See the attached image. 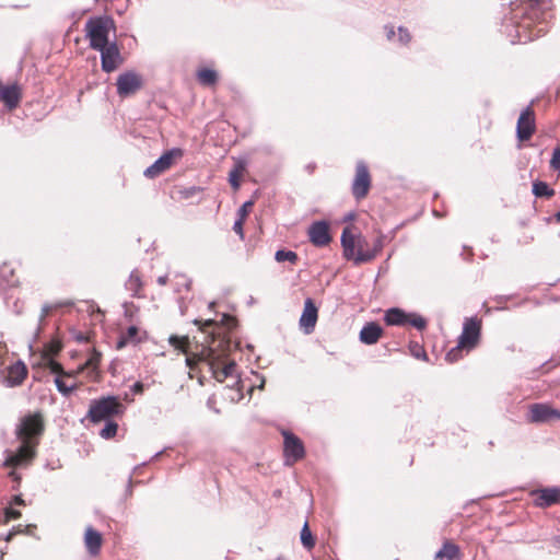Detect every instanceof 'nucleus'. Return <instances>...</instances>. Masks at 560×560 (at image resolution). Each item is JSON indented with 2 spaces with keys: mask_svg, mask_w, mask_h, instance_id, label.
<instances>
[{
  "mask_svg": "<svg viewBox=\"0 0 560 560\" xmlns=\"http://www.w3.org/2000/svg\"><path fill=\"white\" fill-rule=\"evenodd\" d=\"M180 278L183 279V285L186 288V290H189L191 281L185 276H182ZM179 284H182V282Z\"/></svg>",
  "mask_w": 560,
  "mask_h": 560,
  "instance_id": "49",
  "label": "nucleus"
},
{
  "mask_svg": "<svg viewBox=\"0 0 560 560\" xmlns=\"http://www.w3.org/2000/svg\"><path fill=\"white\" fill-rule=\"evenodd\" d=\"M285 464L292 465L304 456L302 441L291 432L283 431Z\"/></svg>",
  "mask_w": 560,
  "mask_h": 560,
  "instance_id": "10",
  "label": "nucleus"
},
{
  "mask_svg": "<svg viewBox=\"0 0 560 560\" xmlns=\"http://www.w3.org/2000/svg\"><path fill=\"white\" fill-rule=\"evenodd\" d=\"M301 542L306 549H312L315 546L314 536L310 529L308 523L305 522L301 529Z\"/></svg>",
  "mask_w": 560,
  "mask_h": 560,
  "instance_id": "27",
  "label": "nucleus"
},
{
  "mask_svg": "<svg viewBox=\"0 0 560 560\" xmlns=\"http://www.w3.org/2000/svg\"><path fill=\"white\" fill-rule=\"evenodd\" d=\"M22 93L20 86L14 83L11 85H3L0 82V101H2L8 109L12 110L19 106Z\"/></svg>",
  "mask_w": 560,
  "mask_h": 560,
  "instance_id": "16",
  "label": "nucleus"
},
{
  "mask_svg": "<svg viewBox=\"0 0 560 560\" xmlns=\"http://www.w3.org/2000/svg\"><path fill=\"white\" fill-rule=\"evenodd\" d=\"M377 254V249H366L363 250L361 247L358 249V253L354 257V264L360 265L363 262L371 261L375 258Z\"/></svg>",
  "mask_w": 560,
  "mask_h": 560,
  "instance_id": "29",
  "label": "nucleus"
},
{
  "mask_svg": "<svg viewBox=\"0 0 560 560\" xmlns=\"http://www.w3.org/2000/svg\"><path fill=\"white\" fill-rule=\"evenodd\" d=\"M14 502L20 504V503H22V500L20 499V497H15Z\"/></svg>",
  "mask_w": 560,
  "mask_h": 560,
  "instance_id": "58",
  "label": "nucleus"
},
{
  "mask_svg": "<svg viewBox=\"0 0 560 560\" xmlns=\"http://www.w3.org/2000/svg\"><path fill=\"white\" fill-rule=\"evenodd\" d=\"M100 360H101L100 353L93 352L90 355V358L88 359V361L85 362V368L95 370L97 368L98 363H100Z\"/></svg>",
  "mask_w": 560,
  "mask_h": 560,
  "instance_id": "41",
  "label": "nucleus"
},
{
  "mask_svg": "<svg viewBox=\"0 0 560 560\" xmlns=\"http://www.w3.org/2000/svg\"><path fill=\"white\" fill-rule=\"evenodd\" d=\"M57 307V305L54 304H45L42 307V312L38 318V331L42 329V326L44 324L45 318Z\"/></svg>",
  "mask_w": 560,
  "mask_h": 560,
  "instance_id": "38",
  "label": "nucleus"
},
{
  "mask_svg": "<svg viewBox=\"0 0 560 560\" xmlns=\"http://www.w3.org/2000/svg\"><path fill=\"white\" fill-rule=\"evenodd\" d=\"M168 342L176 350L187 353L188 343H189L188 337H186V336L179 337L176 335H172L168 339Z\"/></svg>",
  "mask_w": 560,
  "mask_h": 560,
  "instance_id": "28",
  "label": "nucleus"
},
{
  "mask_svg": "<svg viewBox=\"0 0 560 560\" xmlns=\"http://www.w3.org/2000/svg\"><path fill=\"white\" fill-rule=\"evenodd\" d=\"M243 222H244V219H240L236 220L234 222V225H233V230L236 234H238L241 236V238H244V232H243Z\"/></svg>",
  "mask_w": 560,
  "mask_h": 560,
  "instance_id": "44",
  "label": "nucleus"
},
{
  "mask_svg": "<svg viewBox=\"0 0 560 560\" xmlns=\"http://www.w3.org/2000/svg\"><path fill=\"white\" fill-rule=\"evenodd\" d=\"M167 279H168L167 276H161L158 278L156 281L160 285H165L167 283Z\"/></svg>",
  "mask_w": 560,
  "mask_h": 560,
  "instance_id": "51",
  "label": "nucleus"
},
{
  "mask_svg": "<svg viewBox=\"0 0 560 560\" xmlns=\"http://www.w3.org/2000/svg\"><path fill=\"white\" fill-rule=\"evenodd\" d=\"M242 171H243V166H236L229 174V182L235 190L240 188V177H241Z\"/></svg>",
  "mask_w": 560,
  "mask_h": 560,
  "instance_id": "35",
  "label": "nucleus"
},
{
  "mask_svg": "<svg viewBox=\"0 0 560 560\" xmlns=\"http://www.w3.org/2000/svg\"><path fill=\"white\" fill-rule=\"evenodd\" d=\"M383 335V328L375 322H370L360 331V341L365 345H374Z\"/></svg>",
  "mask_w": 560,
  "mask_h": 560,
  "instance_id": "18",
  "label": "nucleus"
},
{
  "mask_svg": "<svg viewBox=\"0 0 560 560\" xmlns=\"http://www.w3.org/2000/svg\"><path fill=\"white\" fill-rule=\"evenodd\" d=\"M16 532L14 530H11L10 533H8V535L3 538L5 541H10L12 539V537L15 535Z\"/></svg>",
  "mask_w": 560,
  "mask_h": 560,
  "instance_id": "52",
  "label": "nucleus"
},
{
  "mask_svg": "<svg viewBox=\"0 0 560 560\" xmlns=\"http://www.w3.org/2000/svg\"><path fill=\"white\" fill-rule=\"evenodd\" d=\"M47 366H48L49 371L51 373L56 374L57 376H68V377L74 376L73 372H66L63 370L62 365L52 359L48 360Z\"/></svg>",
  "mask_w": 560,
  "mask_h": 560,
  "instance_id": "31",
  "label": "nucleus"
},
{
  "mask_svg": "<svg viewBox=\"0 0 560 560\" xmlns=\"http://www.w3.org/2000/svg\"><path fill=\"white\" fill-rule=\"evenodd\" d=\"M143 78L140 73L128 70L120 73L116 81L117 94L121 98L135 95L143 86Z\"/></svg>",
  "mask_w": 560,
  "mask_h": 560,
  "instance_id": "6",
  "label": "nucleus"
},
{
  "mask_svg": "<svg viewBox=\"0 0 560 560\" xmlns=\"http://www.w3.org/2000/svg\"><path fill=\"white\" fill-rule=\"evenodd\" d=\"M31 527H32L31 525H28V526L26 527V533H31V529H30Z\"/></svg>",
  "mask_w": 560,
  "mask_h": 560,
  "instance_id": "60",
  "label": "nucleus"
},
{
  "mask_svg": "<svg viewBox=\"0 0 560 560\" xmlns=\"http://www.w3.org/2000/svg\"><path fill=\"white\" fill-rule=\"evenodd\" d=\"M125 287L129 292H131L132 296H140L142 281L137 270L131 271Z\"/></svg>",
  "mask_w": 560,
  "mask_h": 560,
  "instance_id": "24",
  "label": "nucleus"
},
{
  "mask_svg": "<svg viewBox=\"0 0 560 560\" xmlns=\"http://www.w3.org/2000/svg\"><path fill=\"white\" fill-rule=\"evenodd\" d=\"M45 424L40 412L23 416L16 425V438L20 442L16 451L7 452L4 466L12 468L9 476L13 481L20 480L16 469L27 467L36 455V448L44 433Z\"/></svg>",
  "mask_w": 560,
  "mask_h": 560,
  "instance_id": "1",
  "label": "nucleus"
},
{
  "mask_svg": "<svg viewBox=\"0 0 560 560\" xmlns=\"http://www.w3.org/2000/svg\"><path fill=\"white\" fill-rule=\"evenodd\" d=\"M371 187V176L364 162L357 163L355 176L352 183V195L357 200H361L369 194Z\"/></svg>",
  "mask_w": 560,
  "mask_h": 560,
  "instance_id": "8",
  "label": "nucleus"
},
{
  "mask_svg": "<svg viewBox=\"0 0 560 560\" xmlns=\"http://www.w3.org/2000/svg\"><path fill=\"white\" fill-rule=\"evenodd\" d=\"M138 335V328L135 326L128 327L126 334L122 336L121 340L118 342V348L124 347L128 341L133 340Z\"/></svg>",
  "mask_w": 560,
  "mask_h": 560,
  "instance_id": "36",
  "label": "nucleus"
},
{
  "mask_svg": "<svg viewBox=\"0 0 560 560\" xmlns=\"http://www.w3.org/2000/svg\"><path fill=\"white\" fill-rule=\"evenodd\" d=\"M275 259L278 262L289 261L294 265L298 261L299 257L295 252L279 249L275 254Z\"/></svg>",
  "mask_w": 560,
  "mask_h": 560,
  "instance_id": "30",
  "label": "nucleus"
},
{
  "mask_svg": "<svg viewBox=\"0 0 560 560\" xmlns=\"http://www.w3.org/2000/svg\"><path fill=\"white\" fill-rule=\"evenodd\" d=\"M260 384L258 385V388L262 389L264 386H265V378L264 377H260Z\"/></svg>",
  "mask_w": 560,
  "mask_h": 560,
  "instance_id": "54",
  "label": "nucleus"
},
{
  "mask_svg": "<svg viewBox=\"0 0 560 560\" xmlns=\"http://www.w3.org/2000/svg\"><path fill=\"white\" fill-rule=\"evenodd\" d=\"M535 504L540 508H548L560 503V492H537Z\"/></svg>",
  "mask_w": 560,
  "mask_h": 560,
  "instance_id": "23",
  "label": "nucleus"
},
{
  "mask_svg": "<svg viewBox=\"0 0 560 560\" xmlns=\"http://www.w3.org/2000/svg\"><path fill=\"white\" fill-rule=\"evenodd\" d=\"M183 152L180 149H172L162 154L152 165L145 168L143 172L148 178H154L166 170H168L176 158H180Z\"/></svg>",
  "mask_w": 560,
  "mask_h": 560,
  "instance_id": "9",
  "label": "nucleus"
},
{
  "mask_svg": "<svg viewBox=\"0 0 560 560\" xmlns=\"http://www.w3.org/2000/svg\"><path fill=\"white\" fill-rule=\"evenodd\" d=\"M341 245L343 247V255L347 259L354 260V248H355V238L348 229H345L341 234Z\"/></svg>",
  "mask_w": 560,
  "mask_h": 560,
  "instance_id": "22",
  "label": "nucleus"
},
{
  "mask_svg": "<svg viewBox=\"0 0 560 560\" xmlns=\"http://www.w3.org/2000/svg\"><path fill=\"white\" fill-rule=\"evenodd\" d=\"M2 539V537L0 536V540Z\"/></svg>",
  "mask_w": 560,
  "mask_h": 560,
  "instance_id": "62",
  "label": "nucleus"
},
{
  "mask_svg": "<svg viewBox=\"0 0 560 560\" xmlns=\"http://www.w3.org/2000/svg\"><path fill=\"white\" fill-rule=\"evenodd\" d=\"M555 219L558 223H560V211H558L556 214H555Z\"/></svg>",
  "mask_w": 560,
  "mask_h": 560,
  "instance_id": "55",
  "label": "nucleus"
},
{
  "mask_svg": "<svg viewBox=\"0 0 560 560\" xmlns=\"http://www.w3.org/2000/svg\"><path fill=\"white\" fill-rule=\"evenodd\" d=\"M114 27L112 18L97 16L89 19L85 23V31L90 40V47L97 50L108 45V33Z\"/></svg>",
  "mask_w": 560,
  "mask_h": 560,
  "instance_id": "3",
  "label": "nucleus"
},
{
  "mask_svg": "<svg viewBox=\"0 0 560 560\" xmlns=\"http://www.w3.org/2000/svg\"><path fill=\"white\" fill-rule=\"evenodd\" d=\"M124 406L117 397L107 396L97 400H93L88 412L89 419L94 422L106 421L110 417L122 413Z\"/></svg>",
  "mask_w": 560,
  "mask_h": 560,
  "instance_id": "4",
  "label": "nucleus"
},
{
  "mask_svg": "<svg viewBox=\"0 0 560 560\" xmlns=\"http://www.w3.org/2000/svg\"><path fill=\"white\" fill-rule=\"evenodd\" d=\"M84 542L90 556H97L101 551L103 538L100 532L89 526L85 530Z\"/></svg>",
  "mask_w": 560,
  "mask_h": 560,
  "instance_id": "19",
  "label": "nucleus"
},
{
  "mask_svg": "<svg viewBox=\"0 0 560 560\" xmlns=\"http://www.w3.org/2000/svg\"><path fill=\"white\" fill-rule=\"evenodd\" d=\"M464 350H466V348L460 347V345L458 342L456 347H454L446 353L445 360L450 363L456 362L457 360H459L462 358V353Z\"/></svg>",
  "mask_w": 560,
  "mask_h": 560,
  "instance_id": "34",
  "label": "nucleus"
},
{
  "mask_svg": "<svg viewBox=\"0 0 560 560\" xmlns=\"http://www.w3.org/2000/svg\"><path fill=\"white\" fill-rule=\"evenodd\" d=\"M21 516V512L9 506L3 510V518H0V523H8L11 520H16Z\"/></svg>",
  "mask_w": 560,
  "mask_h": 560,
  "instance_id": "37",
  "label": "nucleus"
},
{
  "mask_svg": "<svg viewBox=\"0 0 560 560\" xmlns=\"http://www.w3.org/2000/svg\"><path fill=\"white\" fill-rule=\"evenodd\" d=\"M411 354L417 359H427L424 349L418 342H411L409 346Z\"/></svg>",
  "mask_w": 560,
  "mask_h": 560,
  "instance_id": "39",
  "label": "nucleus"
},
{
  "mask_svg": "<svg viewBox=\"0 0 560 560\" xmlns=\"http://www.w3.org/2000/svg\"><path fill=\"white\" fill-rule=\"evenodd\" d=\"M138 486H140V481L136 480L135 476H131L129 478V487L131 488V487H138Z\"/></svg>",
  "mask_w": 560,
  "mask_h": 560,
  "instance_id": "50",
  "label": "nucleus"
},
{
  "mask_svg": "<svg viewBox=\"0 0 560 560\" xmlns=\"http://www.w3.org/2000/svg\"><path fill=\"white\" fill-rule=\"evenodd\" d=\"M542 31H544V28H542V27H539V28L537 30L536 35H538V34H539V33H541Z\"/></svg>",
  "mask_w": 560,
  "mask_h": 560,
  "instance_id": "59",
  "label": "nucleus"
},
{
  "mask_svg": "<svg viewBox=\"0 0 560 560\" xmlns=\"http://www.w3.org/2000/svg\"><path fill=\"white\" fill-rule=\"evenodd\" d=\"M27 369L24 363L16 362L9 366L7 380L11 386L20 385L26 377Z\"/></svg>",
  "mask_w": 560,
  "mask_h": 560,
  "instance_id": "20",
  "label": "nucleus"
},
{
  "mask_svg": "<svg viewBox=\"0 0 560 560\" xmlns=\"http://www.w3.org/2000/svg\"><path fill=\"white\" fill-rule=\"evenodd\" d=\"M434 560H459V548L457 545L446 541L436 552Z\"/></svg>",
  "mask_w": 560,
  "mask_h": 560,
  "instance_id": "21",
  "label": "nucleus"
},
{
  "mask_svg": "<svg viewBox=\"0 0 560 560\" xmlns=\"http://www.w3.org/2000/svg\"><path fill=\"white\" fill-rule=\"evenodd\" d=\"M226 378H232L233 383L224 388V397L231 402H240L244 398L243 381L238 376L236 364L234 375Z\"/></svg>",
  "mask_w": 560,
  "mask_h": 560,
  "instance_id": "17",
  "label": "nucleus"
},
{
  "mask_svg": "<svg viewBox=\"0 0 560 560\" xmlns=\"http://www.w3.org/2000/svg\"><path fill=\"white\" fill-rule=\"evenodd\" d=\"M555 542L560 547V535L555 537Z\"/></svg>",
  "mask_w": 560,
  "mask_h": 560,
  "instance_id": "56",
  "label": "nucleus"
},
{
  "mask_svg": "<svg viewBox=\"0 0 560 560\" xmlns=\"http://www.w3.org/2000/svg\"><path fill=\"white\" fill-rule=\"evenodd\" d=\"M527 26H528V24L526 23L525 20L517 25L516 32H517V35L520 36V42L522 40L521 35H520L521 30H525Z\"/></svg>",
  "mask_w": 560,
  "mask_h": 560,
  "instance_id": "47",
  "label": "nucleus"
},
{
  "mask_svg": "<svg viewBox=\"0 0 560 560\" xmlns=\"http://www.w3.org/2000/svg\"><path fill=\"white\" fill-rule=\"evenodd\" d=\"M398 35H399V38L398 40L401 43V44H407L409 43L410 40V34L408 33V31L404 27H399L398 28Z\"/></svg>",
  "mask_w": 560,
  "mask_h": 560,
  "instance_id": "43",
  "label": "nucleus"
},
{
  "mask_svg": "<svg viewBox=\"0 0 560 560\" xmlns=\"http://www.w3.org/2000/svg\"><path fill=\"white\" fill-rule=\"evenodd\" d=\"M385 30H386L387 38H388L389 40H392V39H393V37L395 36V31H394V28H393V27H389V26H386V27H385Z\"/></svg>",
  "mask_w": 560,
  "mask_h": 560,
  "instance_id": "48",
  "label": "nucleus"
},
{
  "mask_svg": "<svg viewBox=\"0 0 560 560\" xmlns=\"http://www.w3.org/2000/svg\"><path fill=\"white\" fill-rule=\"evenodd\" d=\"M533 194L537 198H541V197L550 198L555 195V190L551 189L547 183L537 180L533 184Z\"/></svg>",
  "mask_w": 560,
  "mask_h": 560,
  "instance_id": "26",
  "label": "nucleus"
},
{
  "mask_svg": "<svg viewBox=\"0 0 560 560\" xmlns=\"http://www.w3.org/2000/svg\"><path fill=\"white\" fill-rule=\"evenodd\" d=\"M384 319L386 324L390 326L411 325L418 330H422L427 327V320L422 316L415 313H406L397 307L386 311Z\"/></svg>",
  "mask_w": 560,
  "mask_h": 560,
  "instance_id": "5",
  "label": "nucleus"
},
{
  "mask_svg": "<svg viewBox=\"0 0 560 560\" xmlns=\"http://www.w3.org/2000/svg\"><path fill=\"white\" fill-rule=\"evenodd\" d=\"M535 131L534 112L530 107L522 110L516 126L517 138L521 141L528 140Z\"/></svg>",
  "mask_w": 560,
  "mask_h": 560,
  "instance_id": "14",
  "label": "nucleus"
},
{
  "mask_svg": "<svg viewBox=\"0 0 560 560\" xmlns=\"http://www.w3.org/2000/svg\"><path fill=\"white\" fill-rule=\"evenodd\" d=\"M97 50L101 51L102 69L105 72H113L121 63L120 52L116 43H110Z\"/></svg>",
  "mask_w": 560,
  "mask_h": 560,
  "instance_id": "12",
  "label": "nucleus"
},
{
  "mask_svg": "<svg viewBox=\"0 0 560 560\" xmlns=\"http://www.w3.org/2000/svg\"><path fill=\"white\" fill-rule=\"evenodd\" d=\"M310 242L317 247L327 246L331 236L329 234V224L326 221H316L308 228Z\"/></svg>",
  "mask_w": 560,
  "mask_h": 560,
  "instance_id": "13",
  "label": "nucleus"
},
{
  "mask_svg": "<svg viewBox=\"0 0 560 560\" xmlns=\"http://www.w3.org/2000/svg\"><path fill=\"white\" fill-rule=\"evenodd\" d=\"M222 322L228 326V328H231L232 325L235 324V318L232 316H229L226 314L222 315Z\"/></svg>",
  "mask_w": 560,
  "mask_h": 560,
  "instance_id": "46",
  "label": "nucleus"
},
{
  "mask_svg": "<svg viewBox=\"0 0 560 560\" xmlns=\"http://www.w3.org/2000/svg\"><path fill=\"white\" fill-rule=\"evenodd\" d=\"M539 490H552V491H556V490H559L558 488H540Z\"/></svg>",
  "mask_w": 560,
  "mask_h": 560,
  "instance_id": "57",
  "label": "nucleus"
},
{
  "mask_svg": "<svg viewBox=\"0 0 560 560\" xmlns=\"http://www.w3.org/2000/svg\"><path fill=\"white\" fill-rule=\"evenodd\" d=\"M197 78L202 85L210 86L217 82L218 74L214 70L205 68L198 71Z\"/></svg>",
  "mask_w": 560,
  "mask_h": 560,
  "instance_id": "25",
  "label": "nucleus"
},
{
  "mask_svg": "<svg viewBox=\"0 0 560 560\" xmlns=\"http://www.w3.org/2000/svg\"><path fill=\"white\" fill-rule=\"evenodd\" d=\"M118 424L115 421L106 420L105 427L101 430L100 435L103 439H112L116 435Z\"/></svg>",
  "mask_w": 560,
  "mask_h": 560,
  "instance_id": "33",
  "label": "nucleus"
},
{
  "mask_svg": "<svg viewBox=\"0 0 560 560\" xmlns=\"http://www.w3.org/2000/svg\"><path fill=\"white\" fill-rule=\"evenodd\" d=\"M214 324L213 319H208L205 322V326H212Z\"/></svg>",
  "mask_w": 560,
  "mask_h": 560,
  "instance_id": "53",
  "label": "nucleus"
},
{
  "mask_svg": "<svg viewBox=\"0 0 560 560\" xmlns=\"http://www.w3.org/2000/svg\"><path fill=\"white\" fill-rule=\"evenodd\" d=\"M131 390L133 392V394H142L144 390V384L141 382H136L132 385Z\"/></svg>",
  "mask_w": 560,
  "mask_h": 560,
  "instance_id": "45",
  "label": "nucleus"
},
{
  "mask_svg": "<svg viewBox=\"0 0 560 560\" xmlns=\"http://www.w3.org/2000/svg\"><path fill=\"white\" fill-rule=\"evenodd\" d=\"M231 341L226 338H215L213 335L211 343L202 349L199 354L186 353V364L190 369H195L198 362H205L212 376L218 382H224L228 376H233L235 373V362H228V355L231 351Z\"/></svg>",
  "mask_w": 560,
  "mask_h": 560,
  "instance_id": "2",
  "label": "nucleus"
},
{
  "mask_svg": "<svg viewBox=\"0 0 560 560\" xmlns=\"http://www.w3.org/2000/svg\"><path fill=\"white\" fill-rule=\"evenodd\" d=\"M318 311L312 299H306L300 317V326L305 334H311L316 325Z\"/></svg>",
  "mask_w": 560,
  "mask_h": 560,
  "instance_id": "15",
  "label": "nucleus"
},
{
  "mask_svg": "<svg viewBox=\"0 0 560 560\" xmlns=\"http://www.w3.org/2000/svg\"><path fill=\"white\" fill-rule=\"evenodd\" d=\"M550 167L553 171L560 172V147L553 149L552 156L550 160Z\"/></svg>",
  "mask_w": 560,
  "mask_h": 560,
  "instance_id": "40",
  "label": "nucleus"
},
{
  "mask_svg": "<svg viewBox=\"0 0 560 560\" xmlns=\"http://www.w3.org/2000/svg\"><path fill=\"white\" fill-rule=\"evenodd\" d=\"M62 376H57L55 378V384L60 394L68 397L75 388L77 384L68 385L65 381L61 378Z\"/></svg>",
  "mask_w": 560,
  "mask_h": 560,
  "instance_id": "32",
  "label": "nucleus"
},
{
  "mask_svg": "<svg viewBox=\"0 0 560 560\" xmlns=\"http://www.w3.org/2000/svg\"><path fill=\"white\" fill-rule=\"evenodd\" d=\"M535 2H538L539 0H534Z\"/></svg>",
  "mask_w": 560,
  "mask_h": 560,
  "instance_id": "61",
  "label": "nucleus"
},
{
  "mask_svg": "<svg viewBox=\"0 0 560 560\" xmlns=\"http://www.w3.org/2000/svg\"><path fill=\"white\" fill-rule=\"evenodd\" d=\"M481 330V320L477 317L466 318L463 324V331L458 338L460 347H465L466 351L474 349L479 341Z\"/></svg>",
  "mask_w": 560,
  "mask_h": 560,
  "instance_id": "7",
  "label": "nucleus"
},
{
  "mask_svg": "<svg viewBox=\"0 0 560 560\" xmlns=\"http://www.w3.org/2000/svg\"><path fill=\"white\" fill-rule=\"evenodd\" d=\"M253 201H246L238 210L240 219H245L248 214L249 209L253 207Z\"/></svg>",
  "mask_w": 560,
  "mask_h": 560,
  "instance_id": "42",
  "label": "nucleus"
},
{
  "mask_svg": "<svg viewBox=\"0 0 560 560\" xmlns=\"http://www.w3.org/2000/svg\"><path fill=\"white\" fill-rule=\"evenodd\" d=\"M528 420L533 423H545L560 420V410L547 404H533L529 407Z\"/></svg>",
  "mask_w": 560,
  "mask_h": 560,
  "instance_id": "11",
  "label": "nucleus"
}]
</instances>
